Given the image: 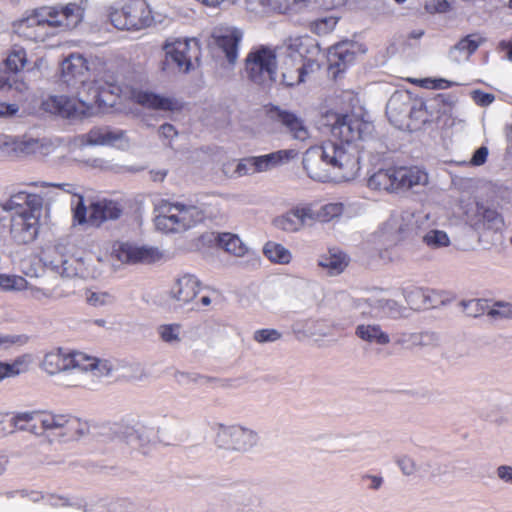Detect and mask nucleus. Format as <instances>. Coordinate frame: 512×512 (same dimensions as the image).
<instances>
[{
  "label": "nucleus",
  "instance_id": "26",
  "mask_svg": "<svg viewBox=\"0 0 512 512\" xmlns=\"http://www.w3.org/2000/svg\"><path fill=\"white\" fill-rule=\"evenodd\" d=\"M404 308L396 301L384 297H370L362 308V314L374 318L398 317L403 314Z\"/></svg>",
  "mask_w": 512,
  "mask_h": 512
},
{
  "label": "nucleus",
  "instance_id": "22",
  "mask_svg": "<svg viewBox=\"0 0 512 512\" xmlns=\"http://www.w3.org/2000/svg\"><path fill=\"white\" fill-rule=\"evenodd\" d=\"M259 2L271 11L283 14L299 12L308 8L330 9L337 5L333 0H259Z\"/></svg>",
  "mask_w": 512,
  "mask_h": 512
},
{
  "label": "nucleus",
  "instance_id": "15",
  "mask_svg": "<svg viewBox=\"0 0 512 512\" xmlns=\"http://www.w3.org/2000/svg\"><path fill=\"white\" fill-rule=\"evenodd\" d=\"M298 152L295 149L278 150L265 155L245 157L238 160L236 171L238 178L256 173L269 171L275 167L288 163L296 158Z\"/></svg>",
  "mask_w": 512,
  "mask_h": 512
},
{
  "label": "nucleus",
  "instance_id": "6",
  "mask_svg": "<svg viewBox=\"0 0 512 512\" xmlns=\"http://www.w3.org/2000/svg\"><path fill=\"white\" fill-rule=\"evenodd\" d=\"M61 73L65 82L68 84H81L83 89L93 88L91 86L90 77L92 82L97 84L104 81L108 86V91H119V88L112 84L113 77L108 74L106 63L97 57L86 58L79 53H72L67 56L61 63ZM99 86H102L99 84ZM98 85L95 87L97 88Z\"/></svg>",
  "mask_w": 512,
  "mask_h": 512
},
{
  "label": "nucleus",
  "instance_id": "23",
  "mask_svg": "<svg viewBox=\"0 0 512 512\" xmlns=\"http://www.w3.org/2000/svg\"><path fill=\"white\" fill-rule=\"evenodd\" d=\"M243 33L235 27H219L214 31L217 46L223 51L229 63L234 64L238 58V48Z\"/></svg>",
  "mask_w": 512,
  "mask_h": 512
},
{
  "label": "nucleus",
  "instance_id": "62",
  "mask_svg": "<svg viewBox=\"0 0 512 512\" xmlns=\"http://www.w3.org/2000/svg\"><path fill=\"white\" fill-rule=\"evenodd\" d=\"M412 83H418L421 87L424 88H431V89H447L452 86V82L443 79H432V78H425L421 80H411Z\"/></svg>",
  "mask_w": 512,
  "mask_h": 512
},
{
  "label": "nucleus",
  "instance_id": "48",
  "mask_svg": "<svg viewBox=\"0 0 512 512\" xmlns=\"http://www.w3.org/2000/svg\"><path fill=\"white\" fill-rule=\"evenodd\" d=\"M85 301L92 307L101 308L113 305L115 296L109 291L86 290L84 295Z\"/></svg>",
  "mask_w": 512,
  "mask_h": 512
},
{
  "label": "nucleus",
  "instance_id": "46",
  "mask_svg": "<svg viewBox=\"0 0 512 512\" xmlns=\"http://www.w3.org/2000/svg\"><path fill=\"white\" fill-rule=\"evenodd\" d=\"M81 266H79L78 277L83 279H98L104 272V263L100 258L83 259L81 258Z\"/></svg>",
  "mask_w": 512,
  "mask_h": 512
},
{
  "label": "nucleus",
  "instance_id": "12",
  "mask_svg": "<svg viewBox=\"0 0 512 512\" xmlns=\"http://www.w3.org/2000/svg\"><path fill=\"white\" fill-rule=\"evenodd\" d=\"M260 440L259 433L242 424H217L215 428V444L227 451L247 453L254 449Z\"/></svg>",
  "mask_w": 512,
  "mask_h": 512
},
{
  "label": "nucleus",
  "instance_id": "7",
  "mask_svg": "<svg viewBox=\"0 0 512 512\" xmlns=\"http://www.w3.org/2000/svg\"><path fill=\"white\" fill-rule=\"evenodd\" d=\"M87 94V101L64 95L50 96L43 102V108L45 111L61 117H80L89 114L93 105H97L99 108L113 107L116 105L118 97L114 91H108L104 86L89 88Z\"/></svg>",
  "mask_w": 512,
  "mask_h": 512
},
{
  "label": "nucleus",
  "instance_id": "16",
  "mask_svg": "<svg viewBox=\"0 0 512 512\" xmlns=\"http://www.w3.org/2000/svg\"><path fill=\"white\" fill-rule=\"evenodd\" d=\"M48 26L54 37L59 32H66L76 28L82 21L84 11L81 6L69 3L63 6H43Z\"/></svg>",
  "mask_w": 512,
  "mask_h": 512
},
{
  "label": "nucleus",
  "instance_id": "19",
  "mask_svg": "<svg viewBox=\"0 0 512 512\" xmlns=\"http://www.w3.org/2000/svg\"><path fill=\"white\" fill-rule=\"evenodd\" d=\"M46 145L38 139L19 140L0 134V153L6 156H28L46 154Z\"/></svg>",
  "mask_w": 512,
  "mask_h": 512
},
{
  "label": "nucleus",
  "instance_id": "54",
  "mask_svg": "<svg viewBox=\"0 0 512 512\" xmlns=\"http://www.w3.org/2000/svg\"><path fill=\"white\" fill-rule=\"evenodd\" d=\"M27 62L26 51L21 47L13 48L6 58V66L12 72L22 70Z\"/></svg>",
  "mask_w": 512,
  "mask_h": 512
},
{
  "label": "nucleus",
  "instance_id": "17",
  "mask_svg": "<svg viewBox=\"0 0 512 512\" xmlns=\"http://www.w3.org/2000/svg\"><path fill=\"white\" fill-rule=\"evenodd\" d=\"M165 64L175 65L179 71L189 72L192 68V59L198 58L199 46L195 39H174L164 45Z\"/></svg>",
  "mask_w": 512,
  "mask_h": 512
},
{
  "label": "nucleus",
  "instance_id": "50",
  "mask_svg": "<svg viewBox=\"0 0 512 512\" xmlns=\"http://www.w3.org/2000/svg\"><path fill=\"white\" fill-rule=\"evenodd\" d=\"M422 241L426 246L432 249L445 248L451 244L448 234L439 229H431L427 231L424 234Z\"/></svg>",
  "mask_w": 512,
  "mask_h": 512
},
{
  "label": "nucleus",
  "instance_id": "43",
  "mask_svg": "<svg viewBox=\"0 0 512 512\" xmlns=\"http://www.w3.org/2000/svg\"><path fill=\"white\" fill-rule=\"evenodd\" d=\"M409 109V97L402 92L391 95L386 105V113L391 121H397L398 117Z\"/></svg>",
  "mask_w": 512,
  "mask_h": 512
},
{
  "label": "nucleus",
  "instance_id": "9",
  "mask_svg": "<svg viewBox=\"0 0 512 512\" xmlns=\"http://www.w3.org/2000/svg\"><path fill=\"white\" fill-rule=\"evenodd\" d=\"M71 209L74 225L88 224L94 227H99L108 220H116L122 214V209L114 201L102 199L90 202L87 206L82 195L71 200Z\"/></svg>",
  "mask_w": 512,
  "mask_h": 512
},
{
  "label": "nucleus",
  "instance_id": "45",
  "mask_svg": "<svg viewBox=\"0 0 512 512\" xmlns=\"http://www.w3.org/2000/svg\"><path fill=\"white\" fill-rule=\"evenodd\" d=\"M157 334L164 343L176 346L182 341L183 329L179 323L161 324L157 327Z\"/></svg>",
  "mask_w": 512,
  "mask_h": 512
},
{
  "label": "nucleus",
  "instance_id": "1",
  "mask_svg": "<svg viewBox=\"0 0 512 512\" xmlns=\"http://www.w3.org/2000/svg\"><path fill=\"white\" fill-rule=\"evenodd\" d=\"M331 139L312 146L303 156L308 176L320 182L354 180L361 169L363 141L369 138L373 125L354 115L333 116Z\"/></svg>",
  "mask_w": 512,
  "mask_h": 512
},
{
  "label": "nucleus",
  "instance_id": "57",
  "mask_svg": "<svg viewBox=\"0 0 512 512\" xmlns=\"http://www.w3.org/2000/svg\"><path fill=\"white\" fill-rule=\"evenodd\" d=\"M15 89L19 92H24L27 89L26 84L19 80L15 75H10L6 72L0 73V91Z\"/></svg>",
  "mask_w": 512,
  "mask_h": 512
},
{
  "label": "nucleus",
  "instance_id": "42",
  "mask_svg": "<svg viewBox=\"0 0 512 512\" xmlns=\"http://www.w3.org/2000/svg\"><path fill=\"white\" fill-rule=\"evenodd\" d=\"M300 231L306 227H311L315 222L314 202H300L291 207Z\"/></svg>",
  "mask_w": 512,
  "mask_h": 512
},
{
  "label": "nucleus",
  "instance_id": "30",
  "mask_svg": "<svg viewBox=\"0 0 512 512\" xmlns=\"http://www.w3.org/2000/svg\"><path fill=\"white\" fill-rule=\"evenodd\" d=\"M483 42V38L477 34H471L461 39L449 52L453 62L467 61Z\"/></svg>",
  "mask_w": 512,
  "mask_h": 512
},
{
  "label": "nucleus",
  "instance_id": "31",
  "mask_svg": "<svg viewBox=\"0 0 512 512\" xmlns=\"http://www.w3.org/2000/svg\"><path fill=\"white\" fill-rule=\"evenodd\" d=\"M318 265L330 276L339 275L348 265V257L339 250H329L318 259Z\"/></svg>",
  "mask_w": 512,
  "mask_h": 512
},
{
  "label": "nucleus",
  "instance_id": "24",
  "mask_svg": "<svg viewBox=\"0 0 512 512\" xmlns=\"http://www.w3.org/2000/svg\"><path fill=\"white\" fill-rule=\"evenodd\" d=\"M311 66V64L303 62V59H300L299 56L282 55L280 70L283 84L295 86L304 82L308 68Z\"/></svg>",
  "mask_w": 512,
  "mask_h": 512
},
{
  "label": "nucleus",
  "instance_id": "44",
  "mask_svg": "<svg viewBox=\"0 0 512 512\" xmlns=\"http://www.w3.org/2000/svg\"><path fill=\"white\" fill-rule=\"evenodd\" d=\"M263 253L272 262L288 264L292 260V253L282 244L269 241L263 247Z\"/></svg>",
  "mask_w": 512,
  "mask_h": 512
},
{
  "label": "nucleus",
  "instance_id": "10",
  "mask_svg": "<svg viewBox=\"0 0 512 512\" xmlns=\"http://www.w3.org/2000/svg\"><path fill=\"white\" fill-rule=\"evenodd\" d=\"M428 215H421L410 210L395 211L385 220L375 233L383 245H396L419 228L420 220Z\"/></svg>",
  "mask_w": 512,
  "mask_h": 512
},
{
  "label": "nucleus",
  "instance_id": "25",
  "mask_svg": "<svg viewBox=\"0 0 512 512\" xmlns=\"http://www.w3.org/2000/svg\"><path fill=\"white\" fill-rule=\"evenodd\" d=\"M198 241L202 244L216 243L225 252L236 257L244 256L248 250L242 240L237 235L231 233H222L217 235L213 232H207L201 235Z\"/></svg>",
  "mask_w": 512,
  "mask_h": 512
},
{
  "label": "nucleus",
  "instance_id": "37",
  "mask_svg": "<svg viewBox=\"0 0 512 512\" xmlns=\"http://www.w3.org/2000/svg\"><path fill=\"white\" fill-rule=\"evenodd\" d=\"M38 413L33 412H20L10 417L9 427L10 429L6 433H13L15 430L29 431L36 435Z\"/></svg>",
  "mask_w": 512,
  "mask_h": 512
},
{
  "label": "nucleus",
  "instance_id": "3",
  "mask_svg": "<svg viewBox=\"0 0 512 512\" xmlns=\"http://www.w3.org/2000/svg\"><path fill=\"white\" fill-rule=\"evenodd\" d=\"M154 225L165 234L186 232L219 212L217 203L191 200L158 198L153 201Z\"/></svg>",
  "mask_w": 512,
  "mask_h": 512
},
{
  "label": "nucleus",
  "instance_id": "58",
  "mask_svg": "<svg viewBox=\"0 0 512 512\" xmlns=\"http://www.w3.org/2000/svg\"><path fill=\"white\" fill-rule=\"evenodd\" d=\"M28 337L25 335L2 334L0 333V350H7L12 346H22L26 344Z\"/></svg>",
  "mask_w": 512,
  "mask_h": 512
},
{
  "label": "nucleus",
  "instance_id": "47",
  "mask_svg": "<svg viewBox=\"0 0 512 512\" xmlns=\"http://www.w3.org/2000/svg\"><path fill=\"white\" fill-rule=\"evenodd\" d=\"M28 287V281L15 274L0 273V291L21 292Z\"/></svg>",
  "mask_w": 512,
  "mask_h": 512
},
{
  "label": "nucleus",
  "instance_id": "8",
  "mask_svg": "<svg viewBox=\"0 0 512 512\" xmlns=\"http://www.w3.org/2000/svg\"><path fill=\"white\" fill-rule=\"evenodd\" d=\"M111 24L118 30L141 31L154 23L150 5L145 0H122L109 8Z\"/></svg>",
  "mask_w": 512,
  "mask_h": 512
},
{
  "label": "nucleus",
  "instance_id": "32",
  "mask_svg": "<svg viewBox=\"0 0 512 512\" xmlns=\"http://www.w3.org/2000/svg\"><path fill=\"white\" fill-rule=\"evenodd\" d=\"M124 434L128 444L135 448H144L153 440L155 431L152 427L137 422L132 426H127Z\"/></svg>",
  "mask_w": 512,
  "mask_h": 512
},
{
  "label": "nucleus",
  "instance_id": "52",
  "mask_svg": "<svg viewBox=\"0 0 512 512\" xmlns=\"http://www.w3.org/2000/svg\"><path fill=\"white\" fill-rule=\"evenodd\" d=\"M84 512H135L134 505L128 501H118L109 505H84Z\"/></svg>",
  "mask_w": 512,
  "mask_h": 512
},
{
  "label": "nucleus",
  "instance_id": "63",
  "mask_svg": "<svg viewBox=\"0 0 512 512\" xmlns=\"http://www.w3.org/2000/svg\"><path fill=\"white\" fill-rule=\"evenodd\" d=\"M425 9L429 13H444L450 9V5L447 0H427Z\"/></svg>",
  "mask_w": 512,
  "mask_h": 512
},
{
  "label": "nucleus",
  "instance_id": "59",
  "mask_svg": "<svg viewBox=\"0 0 512 512\" xmlns=\"http://www.w3.org/2000/svg\"><path fill=\"white\" fill-rule=\"evenodd\" d=\"M487 313L493 318H512V303L496 302Z\"/></svg>",
  "mask_w": 512,
  "mask_h": 512
},
{
  "label": "nucleus",
  "instance_id": "53",
  "mask_svg": "<svg viewBox=\"0 0 512 512\" xmlns=\"http://www.w3.org/2000/svg\"><path fill=\"white\" fill-rule=\"evenodd\" d=\"M311 42L309 37H291L287 40L285 45V52L283 55L292 54L293 56H299L300 59H304L305 47ZM305 62V60H303Z\"/></svg>",
  "mask_w": 512,
  "mask_h": 512
},
{
  "label": "nucleus",
  "instance_id": "41",
  "mask_svg": "<svg viewBox=\"0 0 512 512\" xmlns=\"http://www.w3.org/2000/svg\"><path fill=\"white\" fill-rule=\"evenodd\" d=\"M278 116L282 124L289 129L295 139L304 141L309 137L306 125L295 114L282 111Z\"/></svg>",
  "mask_w": 512,
  "mask_h": 512
},
{
  "label": "nucleus",
  "instance_id": "34",
  "mask_svg": "<svg viewBox=\"0 0 512 512\" xmlns=\"http://www.w3.org/2000/svg\"><path fill=\"white\" fill-rule=\"evenodd\" d=\"M397 167L380 169L368 179V186L372 189L393 191L398 190Z\"/></svg>",
  "mask_w": 512,
  "mask_h": 512
},
{
  "label": "nucleus",
  "instance_id": "13",
  "mask_svg": "<svg viewBox=\"0 0 512 512\" xmlns=\"http://www.w3.org/2000/svg\"><path fill=\"white\" fill-rule=\"evenodd\" d=\"M248 77L259 85L275 82L277 74V53L275 49L260 47L251 51L245 63Z\"/></svg>",
  "mask_w": 512,
  "mask_h": 512
},
{
  "label": "nucleus",
  "instance_id": "21",
  "mask_svg": "<svg viewBox=\"0 0 512 512\" xmlns=\"http://www.w3.org/2000/svg\"><path fill=\"white\" fill-rule=\"evenodd\" d=\"M86 143L90 145L111 146L121 150H127L131 142L126 132L109 127H96L85 135Z\"/></svg>",
  "mask_w": 512,
  "mask_h": 512
},
{
  "label": "nucleus",
  "instance_id": "36",
  "mask_svg": "<svg viewBox=\"0 0 512 512\" xmlns=\"http://www.w3.org/2000/svg\"><path fill=\"white\" fill-rule=\"evenodd\" d=\"M176 378L177 382L181 385H198L222 388H229L233 386L231 380H219L216 378H211L195 373H178L176 375Z\"/></svg>",
  "mask_w": 512,
  "mask_h": 512
},
{
  "label": "nucleus",
  "instance_id": "29",
  "mask_svg": "<svg viewBox=\"0 0 512 512\" xmlns=\"http://www.w3.org/2000/svg\"><path fill=\"white\" fill-rule=\"evenodd\" d=\"M358 46L354 43H340L330 49L328 61L331 67L337 71H343L349 64L353 63Z\"/></svg>",
  "mask_w": 512,
  "mask_h": 512
},
{
  "label": "nucleus",
  "instance_id": "55",
  "mask_svg": "<svg viewBox=\"0 0 512 512\" xmlns=\"http://www.w3.org/2000/svg\"><path fill=\"white\" fill-rule=\"evenodd\" d=\"M338 20L339 17L334 14L318 18L311 23V29L319 35H325L334 30Z\"/></svg>",
  "mask_w": 512,
  "mask_h": 512
},
{
  "label": "nucleus",
  "instance_id": "4",
  "mask_svg": "<svg viewBox=\"0 0 512 512\" xmlns=\"http://www.w3.org/2000/svg\"><path fill=\"white\" fill-rule=\"evenodd\" d=\"M42 198L21 191L13 194L0 208L10 213V234L19 244L33 241L39 232Z\"/></svg>",
  "mask_w": 512,
  "mask_h": 512
},
{
  "label": "nucleus",
  "instance_id": "5",
  "mask_svg": "<svg viewBox=\"0 0 512 512\" xmlns=\"http://www.w3.org/2000/svg\"><path fill=\"white\" fill-rule=\"evenodd\" d=\"M32 506L51 508L76 507L82 505L67 495L44 491L31 486L0 490V512H30Z\"/></svg>",
  "mask_w": 512,
  "mask_h": 512
},
{
  "label": "nucleus",
  "instance_id": "2",
  "mask_svg": "<svg viewBox=\"0 0 512 512\" xmlns=\"http://www.w3.org/2000/svg\"><path fill=\"white\" fill-rule=\"evenodd\" d=\"M39 367L50 376L60 375L59 384L64 387L87 386L90 376L105 377L113 370L111 362L106 359L64 348L45 352Z\"/></svg>",
  "mask_w": 512,
  "mask_h": 512
},
{
  "label": "nucleus",
  "instance_id": "18",
  "mask_svg": "<svg viewBox=\"0 0 512 512\" xmlns=\"http://www.w3.org/2000/svg\"><path fill=\"white\" fill-rule=\"evenodd\" d=\"M129 97L135 103L152 110L173 112L182 108V103L176 98L151 90L132 88Z\"/></svg>",
  "mask_w": 512,
  "mask_h": 512
},
{
  "label": "nucleus",
  "instance_id": "35",
  "mask_svg": "<svg viewBox=\"0 0 512 512\" xmlns=\"http://www.w3.org/2000/svg\"><path fill=\"white\" fill-rule=\"evenodd\" d=\"M355 334L361 340L377 344L387 345L390 343L389 335L382 330L381 326L375 323H363L356 327Z\"/></svg>",
  "mask_w": 512,
  "mask_h": 512
},
{
  "label": "nucleus",
  "instance_id": "56",
  "mask_svg": "<svg viewBox=\"0 0 512 512\" xmlns=\"http://www.w3.org/2000/svg\"><path fill=\"white\" fill-rule=\"evenodd\" d=\"M281 337L282 333L273 328L258 329L254 331L252 336L253 340L258 344L274 343L280 340Z\"/></svg>",
  "mask_w": 512,
  "mask_h": 512
},
{
  "label": "nucleus",
  "instance_id": "49",
  "mask_svg": "<svg viewBox=\"0 0 512 512\" xmlns=\"http://www.w3.org/2000/svg\"><path fill=\"white\" fill-rule=\"evenodd\" d=\"M33 360L34 359L31 354H23L16 357L11 362H5L8 378L15 377L27 372L33 363Z\"/></svg>",
  "mask_w": 512,
  "mask_h": 512
},
{
  "label": "nucleus",
  "instance_id": "11",
  "mask_svg": "<svg viewBox=\"0 0 512 512\" xmlns=\"http://www.w3.org/2000/svg\"><path fill=\"white\" fill-rule=\"evenodd\" d=\"M109 256L113 262L124 266L151 265L163 259V252L155 246L116 240L110 246Z\"/></svg>",
  "mask_w": 512,
  "mask_h": 512
},
{
  "label": "nucleus",
  "instance_id": "64",
  "mask_svg": "<svg viewBox=\"0 0 512 512\" xmlns=\"http://www.w3.org/2000/svg\"><path fill=\"white\" fill-rule=\"evenodd\" d=\"M424 292L420 288H414L406 293V301L411 308L419 309L421 307L418 299L424 298Z\"/></svg>",
  "mask_w": 512,
  "mask_h": 512
},
{
  "label": "nucleus",
  "instance_id": "38",
  "mask_svg": "<svg viewBox=\"0 0 512 512\" xmlns=\"http://www.w3.org/2000/svg\"><path fill=\"white\" fill-rule=\"evenodd\" d=\"M345 211V205L342 202H328L319 204L314 202V218L316 223H328L339 218Z\"/></svg>",
  "mask_w": 512,
  "mask_h": 512
},
{
  "label": "nucleus",
  "instance_id": "61",
  "mask_svg": "<svg viewBox=\"0 0 512 512\" xmlns=\"http://www.w3.org/2000/svg\"><path fill=\"white\" fill-rule=\"evenodd\" d=\"M397 464L404 475L412 476L419 471V466L416 461L407 455L401 456L397 460Z\"/></svg>",
  "mask_w": 512,
  "mask_h": 512
},
{
  "label": "nucleus",
  "instance_id": "28",
  "mask_svg": "<svg viewBox=\"0 0 512 512\" xmlns=\"http://www.w3.org/2000/svg\"><path fill=\"white\" fill-rule=\"evenodd\" d=\"M52 268L64 277H78L79 266H81V258L64 253L63 246H56L53 249L52 259L50 260Z\"/></svg>",
  "mask_w": 512,
  "mask_h": 512
},
{
  "label": "nucleus",
  "instance_id": "39",
  "mask_svg": "<svg viewBox=\"0 0 512 512\" xmlns=\"http://www.w3.org/2000/svg\"><path fill=\"white\" fill-rule=\"evenodd\" d=\"M439 338L436 334L425 332V333H402L397 335L396 343L405 347L412 348L415 346H429L436 345Z\"/></svg>",
  "mask_w": 512,
  "mask_h": 512
},
{
  "label": "nucleus",
  "instance_id": "40",
  "mask_svg": "<svg viewBox=\"0 0 512 512\" xmlns=\"http://www.w3.org/2000/svg\"><path fill=\"white\" fill-rule=\"evenodd\" d=\"M89 430L88 424L80 418L65 414L61 440H76Z\"/></svg>",
  "mask_w": 512,
  "mask_h": 512
},
{
  "label": "nucleus",
  "instance_id": "27",
  "mask_svg": "<svg viewBox=\"0 0 512 512\" xmlns=\"http://www.w3.org/2000/svg\"><path fill=\"white\" fill-rule=\"evenodd\" d=\"M65 414L39 412L36 436H43L50 441L61 440Z\"/></svg>",
  "mask_w": 512,
  "mask_h": 512
},
{
  "label": "nucleus",
  "instance_id": "51",
  "mask_svg": "<svg viewBox=\"0 0 512 512\" xmlns=\"http://www.w3.org/2000/svg\"><path fill=\"white\" fill-rule=\"evenodd\" d=\"M273 226L286 233H298L300 228L296 222L295 216L291 210H287L285 213L275 217L272 222Z\"/></svg>",
  "mask_w": 512,
  "mask_h": 512
},
{
  "label": "nucleus",
  "instance_id": "60",
  "mask_svg": "<svg viewBox=\"0 0 512 512\" xmlns=\"http://www.w3.org/2000/svg\"><path fill=\"white\" fill-rule=\"evenodd\" d=\"M28 291V296L32 299H35L37 301H42L44 299H49V298H53V297H60L62 296L61 294L59 293H55L53 291H49V290H45V289H42V288H39V287H35L33 285H31L29 282H28V287L24 289V291Z\"/></svg>",
  "mask_w": 512,
  "mask_h": 512
},
{
  "label": "nucleus",
  "instance_id": "33",
  "mask_svg": "<svg viewBox=\"0 0 512 512\" xmlns=\"http://www.w3.org/2000/svg\"><path fill=\"white\" fill-rule=\"evenodd\" d=\"M398 189L412 188L428 183V175L418 167H397Z\"/></svg>",
  "mask_w": 512,
  "mask_h": 512
},
{
  "label": "nucleus",
  "instance_id": "14",
  "mask_svg": "<svg viewBox=\"0 0 512 512\" xmlns=\"http://www.w3.org/2000/svg\"><path fill=\"white\" fill-rule=\"evenodd\" d=\"M48 22L41 6L24 12L20 18L13 21L12 29L24 40L43 43L53 37Z\"/></svg>",
  "mask_w": 512,
  "mask_h": 512
},
{
  "label": "nucleus",
  "instance_id": "20",
  "mask_svg": "<svg viewBox=\"0 0 512 512\" xmlns=\"http://www.w3.org/2000/svg\"><path fill=\"white\" fill-rule=\"evenodd\" d=\"M200 290V280L193 274L184 273L174 279L169 296L179 306H185L195 300Z\"/></svg>",
  "mask_w": 512,
  "mask_h": 512
}]
</instances>
